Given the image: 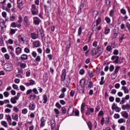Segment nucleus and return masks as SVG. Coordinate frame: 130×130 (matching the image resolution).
I'll return each instance as SVG.
<instances>
[{
	"label": "nucleus",
	"instance_id": "423d86ee",
	"mask_svg": "<svg viewBox=\"0 0 130 130\" xmlns=\"http://www.w3.org/2000/svg\"><path fill=\"white\" fill-rule=\"evenodd\" d=\"M94 112V108H91L90 107H87V110L85 113V114L87 116H89L91 114V113H93Z\"/></svg>",
	"mask_w": 130,
	"mask_h": 130
},
{
	"label": "nucleus",
	"instance_id": "6ab92c4d",
	"mask_svg": "<svg viewBox=\"0 0 130 130\" xmlns=\"http://www.w3.org/2000/svg\"><path fill=\"white\" fill-rule=\"evenodd\" d=\"M17 100H19L18 99V98H16L15 96L12 97L10 99V101L11 103H12V104H16V103H17Z\"/></svg>",
	"mask_w": 130,
	"mask_h": 130
},
{
	"label": "nucleus",
	"instance_id": "f3484780",
	"mask_svg": "<svg viewBox=\"0 0 130 130\" xmlns=\"http://www.w3.org/2000/svg\"><path fill=\"white\" fill-rule=\"evenodd\" d=\"M12 119H13L14 120H16V121H18V119L19 118V116L18 115V114L16 113H13L12 114Z\"/></svg>",
	"mask_w": 130,
	"mask_h": 130
},
{
	"label": "nucleus",
	"instance_id": "e433bc0d",
	"mask_svg": "<svg viewBox=\"0 0 130 130\" xmlns=\"http://www.w3.org/2000/svg\"><path fill=\"white\" fill-rule=\"evenodd\" d=\"M54 111L56 114L55 117L57 118H58V115L59 114V110H58V109H54Z\"/></svg>",
	"mask_w": 130,
	"mask_h": 130
},
{
	"label": "nucleus",
	"instance_id": "2f4dec72",
	"mask_svg": "<svg viewBox=\"0 0 130 130\" xmlns=\"http://www.w3.org/2000/svg\"><path fill=\"white\" fill-rule=\"evenodd\" d=\"M98 15H99L98 11H94L93 12L92 16L94 19H96V17H98Z\"/></svg>",
	"mask_w": 130,
	"mask_h": 130
},
{
	"label": "nucleus",
	"instance_id": "412c9836",
	"mask_svg": "<svg viewBox=\"0 0 130 130\" xmlns=\"http://www.w3.org/2000/svg\"><path fill=\"white\" fill-rule=\"evenodd\" d=\"M43 103H44V104L47 103V101H48V98H47V95L46 94L43 95Z\"/></svg>",
	"mask_w": 130,
	"mask_h": 130
},
{
	"label": "nucleus",
	"instance_id": "aec40b11",
	"mask_svg": "<svg viewBox=\"0 0 130 130\" xmlns=\"http://www.w3.org/2000/svg\"><path fill=\"white\" fill-rule=\"evenodd\" d=\"M33 45L35 46V47H40L41 44H40V41H36L33 43Z\"/></svg>",
	"mask_w": 130,
	"mask_h": 130
},
{
	"label": "nucleus",
	"instance_id": "4be33fe9",
	"mask_svg": "<svg viewBox=\"0 0 130 130\" xmlns=\"http://www.w3.org/2000/svg\"><path fill=\"white\" fill-rule=\"evenodd\" d=\"M15 52L17 55H19V54L22 53V49L19 47H17Z\"/></svg>",
	"mask_w": 130,
	"mask_h": 130
},
{
	"label": "nucleus",
	"instance_id": "39448f33",
	"mask_svg": "<svg viewBox=\"0 0 130 130\" xmlns=\"http://www.w3.org/2000/svg\"><path fill=\"white\" fill-rule=\"evenodd\" d=\"M23 21H24V25L25 27H29L30 26V21L29 20V18L28 16H24L23 18Z\"/></svg>",
	"mask_w": 130,
	"mask_h": 130
},
{
	"label": "nucleus",
	"instance_id": "bf43d9fd",
	"mask_svg": "<svg viewBox=\"0 0 130 130\" xmlns=\"http://www.w3.org/2000/svg\"><path fill=\"white\" fill-rule=\"evenodd\" d=\"M116 30V29H114V35H113L114 38H116V37H117V36H118V34L117 33V32H115Z\"/></svg>",
	"mask_w": 130,
	"mask_h": 130
},
{
	"label": "nucleus",
	"instance_id": "a878e982",
	"mask_svg": "<svg viewBox=\"0 0 130 130\" xmlns=\"http://www.w3.org/2000/svg\"><path fill=\"white\" fill-rule=\"evenodd\" d=\"M87 87L89 88V89L92 88L93 84L91 80H89L88 82H87Z\"/></svg>",
	"mask_w": 130,
	"mask_h": 130
},
{
	"label": "nucleus",
	"instance_id": "f704fd0d",
	"mask_svg": "<svg viewBox=\"0 0 130 130\" xmlns=\"http://www.w3.org/2000/svg\"><path fill=\"white\" fill-rule=\"evenodd\" d=\"M84 8V4L81 3L80 4V7H79V10H78V13L79 14H81L82 13V9Z\"/></svg>",
	"mask_w": 130,
	"mask_h": 130
},
{
	"label": "nucleus",
	"instance_id": "1a4fd4ad",
	"mask_svg": "<svg viewBox=\"0 0 130 130\" xmlns=\"http://www.w3.org/2000/svg\"><path fill=\"white\" fill-rule=\"evenodd\" d=\"M100 23H101V18L99 17L95 21L93 22L92 26V29H94L95 27H97Z\"/></svg>",
	"mask_w": 130,
	"mask_h": 130
},
{
	"label": "nucleus",
	"instance_id": "13d9d810",
	"mask_svg": "<svg viewBox=\"0 0 130 130\" xmlns=\"http://www.w3.org/2000/svg\"><path fill=\"white\" fill-rule=\"evenodd\" d=\"M66 96V93H61L60 95L59 96V98H60V99H63V98Z\"/></svg>",
	"mask_w": 130,
	"mask_h": 130
},
{
	"label": "nucleus",
	"instance_id": "0eeeda50",
	"mask_svg": "<svg viewBox=\"0 0 130 130\" xmlns=\"http://www.w3.org/2000/svg\"><path fill=\"white\" fill-rule=\"evenodd\" d=\"M17 8L19 10H23L24 5H23V0H17Z\"/></svg>",
	"mask_w": 130,
	"mask_h": 130
},
{
	"label": "nucleus",
	"instance_id": "ddd939ff",
	"mask_svg": "<svg viewBox=\"0 0 130 130\" xmlns=\"http://www.w3.org/2000/svg\"><path fill=\"white\" fill-rule=\"evenodd\" d=\"M118 59H119V57L116 55H113L111 57V60H113L114 63H118Z\"/></svg>",
	"mask_w": 130,
	"mask_h": 130
},
{
	"label": "nucleus",
	"instance_id": "4d7b16f0",
	"mask_svg": "<svg viewBox=\"0 0 130 130\" xmlns=\"http://www.w3.org/2000/svg\"><path fill=\"white\" fill-rule=\"evenodd\" d=\"M11 27L12 28H16L17 27V23L16 22H12L11 24Z\"/></svg>",
	"mask_w": 130,
	"mask_h": 130
},
{
	"label": "nucleus",
	"instance_id": "bb28decb",
	"mask_svg": "<svg viewBox=\"0 0 130 130\" xmlns=\"http://www.w3.org/2000/svg\"><path fill=\"white\" fill-rule=\"evenodd\" d=\"M18 66L21 68V69H25L27 67V64L25 63H22L21 62H18Z\"/></svg>",
	"mask_w": 130,
	"mask_h": 130
},
{
	"label": "nucleus",
	"instance_id": "5fc2aeb1",
	"mask_svg": "<svg viewBox=\"0 0 130 130\" xmlns=\"http://www.w3.org/2000/svg\"><path fill=\"white\" fill-rule=\"evenodd\" d=\"M120 12L121 13V14H122L123 15H125V14H126V10H125V9L122 8L120 10Z\"/></svg>",
	"mask_w": 130,
	"mask_h": 130
},
{
	"label": "nucleus",
	"instance_id": "e2e57ef3",
	"mask_svg": "<svg viewBox=\"0 0 130 130\" xmlns=\"http://www.w3.org/2000/svg\"><path fill=\"white\" fill-rule=\"evenodd\" d=\"M30 99H31L32 100H34V99H35V98H36V95L34 94H31L30 95Z\"/></svg>",
	"mask_w": 130,
	"mask_h": 130
},
{
	"label": "nucleus",
	"instance_id": "4c0bfd02",
	"mask_svg": "<svg viewBox=\"0 0 130 130\" xmlns=\"http://www.w3.org/2000/svg\"><path fill=\"white\" fill-rule=\"evenodd\" d=\"M106 50L109 52H112V47L110 45H108L106 47Z\"/></svg>",
	"mask_w": 130,
	"mask_h": 130
},
{
	"label": "nucleus",
	"instance_id": "c756f323",
	"mask_svg": "<svg viewBox=\"0 0 130 130\" xmlns=\"http://www.w3.org/2000/svg\"><path fill=\"white\" fill-rule=\"evenodd\" d=\"M20 58L22 60H26V59H28V56L26 54H24L21 55Z\"/></svg>",
	"mask_w": 130,
	"mask_h": 130
},
{
	"label": "nucleus",
	"instance_id": "a211bd4d",
	"mask_svg": "<svg viewBox=\"0 0 130 130\" xmlns=\"http://www.w3.org/2000/svg\"><path fill=\"white\" fill-rule=\"evenodd\" d=\"M122 109L123 110H129L130 109V105L128 104H125L122 106Z\"/></svg>",
	"mask_w": 130,
	"mask_h": 130
},
{
	"label": "nucleus",
	"instance_id": "9d476101",
	"mask_svg": "<svg viewBox=\"0 0 130 130\" xmlns=\"http://www.w3.org/2000/svg\"><path fill=\"white\" fill-rule=\"evenodd\" d=\"M47 118L46 117H42L40 121V126L41 127H44V126L45 125V121H46Z\"/></svg>",
	"mask_w": 130,
	"mask_h": 130
},
{
	"label": "nucleus",
	"instance_id": "8fccbe9b",
	"mask_svg": "<svg viewBox=\"0 0 130 130\" xmlns=\"http://www.w3.org/2000/svg\"><path fill=\"white\" fill-rule=\"evenodd\" d=\"M110 17H113L114 16V10H111L109 13Z\"/></svg>",
	"mask_w": 130,
	"mask_h": 130
},
{
	"label": "nucleus",
	"instance_id": "ea45409f",
	"mask_svg": "<svg viewBox=\"0 0 130 130\" xmlns=\"http://www.w3.org/2000/svg\"><path fill=\"white\" fill-rule=\"evenodd\" d=\"M74 110L75 109L74 108H70L69 109L68 113L70 114H73V113H74Z\"/></svg>",
	"mask_w": 130,
	"mask_h": 130
},
{
	"label": "nucleus",
	"instance_id": "680f3d73",
	"mask_svg": "<svg viewBox=\"0 0 130 130\" xmlns=\"http://www.w3.org/2000/svg\"><path fill=\"white\" fill-rule=\"evenodd\" d=\"M109 71L110 72H112L113 71H114V66L111 65L109 67Z\"/></svg>",
	"mask_w": 130,
	"mask_h": 130
},
{
	"label": "nucleus",
	"instance_id": "7ed1b4c3",
	"mask_svg": "<svg viewBox=\"0 0 130 130\" xmlns=\"http://www.w3.org/2000/svg\"><path fill=\"white\" fill-rule=\"evenodd\" d=\"M120 66H116L114 73L111 74V77L112 79H115L116 77H117V73L119 72V70H120Z\"/></svg>",
	"mask_w": 130,
	"mask_h": 130
},
{
	"label": "nucleus",
	"instance_id": "c85d7f7f",
	"mask_svg": "<svg viewBox=\"0 0 130 130\" xmlns=\"http://www.w3.org/2000/svg\"><path fill=\"white\" fill-rule=\"evenodd\" d=\"M30 35H31V37L32 39L35 40V39H37V38H38V35H37L34 32L31 33Z\"/></svg>",
	"mask_w": 130,
	"mask_h": 130
},
{
	"label": "nucleus",
	"instance_id": "864d4df0",
	"mask_svg": "<svg viewBox=\"0 0 130 130\" xmlns=\"http://www.w3.org/2000/svg\"><path fill=\"white\" fill-rule=\"evenodd\" d=\"M111 46H112V48H116V44H115V42H112L111 43Z\"/></svg>",
	"mask_w": 130,
	"mask_h": 130
},
{
	"label": "nucleus",
	"instance_id": "b1692460",
	"mask_svg": "<svg viewBox=\"0 0 130 130\" xmlns=\"http://www.w3.org/2000/svg\"><path fill=\"white\" fill-rule=\"evenodd\" d=\"M7 120L9 124V125H12V118L10 115L7 116Z\"/></svg>",
	"mask_w": 130,
	"mask_h": 130
},
{
	"label": "nucleus",
	"instance_id": "7c9ffc66",
	"mask_svg": "<svg viewBox=\"0 0 130 130\" xmlns=\"http://www.w3.org/2000/svg\"><path fill=\"white\" fill-rule=\"evenodd\" d=\"M121 115L123 117H124L125 118H128V113H127V112H122Z\"/></svg>",
	"mask_w": 130,
	"mask_h": 130
},
{
	"label": "nucleus",
	"instance_id": "f8f14e48",
	"mask_svg": "<svg viewBox=\"0 0 130 130\" xmlns=\"http://www.w3.org/2000/svg\"><path fill=\"white\" fill-rule=\"evenodd\" d=\"M80 84L82 88V93H84V89H85V84H86V79H82L80 81Z\"/></svg>",
	"mask_w": 130,
	"mask_h": 130
},
{
	"label": "nucleus",
	"instance_id": "052dcab7",
	"mask_svg": "<svg viewBox=\"0 0 130 130\" xmlns=\"http://www.w3.org/2000/svg\"><path fill=\"white\" fill-rule=\"evenodd\" d=\"M4 57H5L6 59H7V60H9V59H10V55L8 53L5 54L4 55Z\"/></svg>",
	"mask_w": 130,
	"mask_h": 130
},
{
	"label": "nucleus",
	"instance_id": "6e6552de",
	"mask_svg": "<svg viewBox=\"0 0 130 130\" xmlns=\"http://www.w3.org/2000/svg\"><path fill=\"white\" fill-rule=\"evenodd\" d=\"M18 39L20 41H22V42L24 44H28V43H29V41L28 40H26V37H24V36H23L22 35H20L18 37Z\"/></svg>",
	"mask_w": 130,
	"mask_h": 130
},
{
	"label": "nucleus",
	"instance_id": "c03bdc74",
	"mask_svg": "<svg viewBox=\"0 0 130 130\" xmlns=\"http://www.w3.org/2000/svg\"><path fill=\"white\" fill-rule=\"evenodd\" d=\"M13 110L14 112H16V113H18V112H19V111H20V110L19 109V108H18V107H17V106H14L13 107Z\"/></svg>",
	"mask_w": 130,
	"mask_h": 130
},
{
	"label": "nucleus",
	"instance_id": "37998d69",
	"mask_svg": "<svg viewBox=\"0 0 130 130\" xmlns=\"http://www.w3.org/2000/svg\"><path fill=\"white\" fill-rule=\"evenodd\" d=\"M35 60L37 62H40L41 61V57L39 55L37 56Z\"/></svg>",
	"mask_w": 130,
	"mask_h": 130
},
{
	"label": "nucleus",
	"instance_id": "72a5a7b5",
	"mask_svg": "<svg viewBox=\"0 0 130 130\" xmlns=\"http://www.w3.org/2000/svg\"><path fill=\"white\" fill-rule=\"evenodd\" d=\"M1 125L4 127H8V123L6 121H2L1 122Z\"/></svg>",
	"mask_w": 130,
	"mask_h": 130
},
{
	"label": "nucleus",
	"instance_id": "de8ad7c7",
	"mask_svg": "<svg viewBox=\"0 0 130 130\" xmlns=\"http://www.w3.org/2000/svg\"><path fill=\"white\" fill-rule=\"evenodd\" d=\"M120 117V115L119 114L116 113L114 115V118L115 119H118Z\"/></svg>",
	"mask_w": 130,
	"mask_h": 130
},
{
	"label": "nucleus",
	"instance_id": "6e6d98bb",
	"mask_svg": "<svg viewBox=\"0 0 130 130\" xmlns=\"http://www.w3.org/2000/svg\"><path fill=\"white\" fill-rule=\"evenodd\" d=\"M19 23H22L23 22V17L21 15H19L18 16V21Z\"/></svg>",
	"mask_w": 130,
	"mask_h": 130
},
{
	"label": "nucleus",
	"instance_id": "f257e3e1",
	"mask_svg": "<svg viewBox=\"0 0 130 130\" xmlns=\"http://www.w3.org/2000/svg\"><path fill=\"white\" fill-rule=\"evenodd\" d=\"M66 77H67V70L64 69L62 70V73L60 76V80L61 82L64 81V86L68 87V86L70 85V83H71V80L70 79V78H66Z\"/></svg>",
	"mask_w": 130,
	"mask_h": 130
},
{
	"label": "nucleus",
	"instance_id": "cd10ccee",
	"mask_svg": "<svg viewBox=\"0 0 130 130\" xmlns=\"http://www.w3.org/2000/svg\"><path fill=\"white\" fill-rule=\"evenodd\" d=\"M85 107H86V104L85 103H83L81 106V113H84V110H85Z\"/></svg>",
	"mask_w": 130,
	"mask_h": 130
},
{
	"label": "nucleus",
	"instance_id": "4468645a",
	"mask_svg": "<svg viewBox=\"0 0 130 130\" xmlns=\"http://www.w3.org/2000/svg\"><path fill=\"white\" fill-rule=\"evenodd\" d=\"M36 107V105L34 103H30L29 106V110H35V108Z\"/></svg>",
	"mask_w": 130,
	"mask_h": 130
},
{
	"label": "nucleus",
	"instance_id": "c9c22d12",
	"mask_svg": "<svg viewBox=\"0 0 130 130\" xmlns=\"http://www.w3.org/2000/svg\"><path fill=\"white\" fill-rule=\"evenodd\" d=\"M96 54H98V50L96 49H94L91 51V55L94 56L96 55Z\"/></svg>",
	"mask_w": 130,
	"mask_h": 130
},
{
	"label": "nucleus",
	"instance_id": "473e14b6",
	"mask_svg": "<svg viewBox=\"0 0 130 130\" xmlns=\"http://www.w3.org/2000/svg\"><path fill=\"white\" fill-rule=\"evenodd\" d=\"M17 17H16V16L12 15L10 16L9 20L10 21H11V22H14V21H15Z\"/></svg>",
	"mask_w": 130,
	"mask_h": 130
},
{
	"label": "nucleus",
	"instance_id": "603ef678",
	"mask_svg": "<svg viewBox=\"0 0 130 130\" xmlns=\"http://www.w3.org/2000/svg\"><path fill=\"white\" fill-rule=\"evenodd\" d=\"M32 15H38V10H31Z\"/></svg>",
	"mask_w": 130,
	"mask_h": 130
},
{
	"label": "nucleus",
	"instance_id": "09e8293b",
	"mask_svg": "<svg viewBox=\"0 0 130 130\" xmlns=\"http://www.w3.org/2000/svg\"><path fill=\"white\" fill-rule=\"evenodd\" d=\"M87 124L90 130H92V123L91 122H88Z\"/></svg>",
	"mask_w": 130,
	"mask_h": 130
},
{
	"label": "nucleus",
	"instance_id": "3c124183",
	"mask_svg": "<svg viewBox=\"0 0 130 130\" xmlns=\"http://www.w3.org/2000/svg\"><path fill=\"white\" fill-rule=\"evenodd\" d=\"M29 84L30 85V86H33V85H35V81L32 80V79H30L29 80Z\"/></svg>",
	"mask_w": 130,
	"mask_h": 130
},
{
	"label": "nucleus",
	"instance_id": "393cba45",
	"mask_svg": "<svg viewBox=\"0 0 130 130\" xmlns=\"http://www.w3.org/2000/svg\"><path fill=\"white\" fill-rule=\"evenodd\" d=\"M122 90H123L125 94H127L129 92L128 88H126L125 86H122Z\"/></svg>",
	"mask_w": 130,
	"mask_h": 130
},
{
	"label": "nucleus",
	"instance_id": "5701e85b",
	"mask_svg": "<svg viewBox=\"0 0 130 130\" xmlns=\"http://www.w3.org/2000/svg\"><path fill=\"white\" fill-rule=\"evenodd\" d=\"M109 33H110V28L109 26L107 25L105 29V34L107 35V34H109Z\"/></svg>",
	"mask_w": 130,
	"mask_h": 130
},
{
	"label": "nucleus",
	"instance_id": "9b49d317",
	"mask_svg": "<svg viewBox=\"0 0 130 130\" xmlns=\"http://www.w3.org/2000/svg\"><path fill=\"white\" fill-rule=\"evenodd\" d=\"M33 19V23L34 25H36L37 26H38L39 24H40V19L38 18V17H34L32 18Z\"/></svg>",
	"mask_w": 130,
	"mask_h": 130
},
{
	"label": "nucleus",
	"instance_id": "79ce46f5",
	"mask_svg": "<svg viewBox=\"0 0 130 130\" xmlns=\"http://www.w3.org/2000/svg\"><path fill=\"white\" fill-rule=\"evenodd\" d=\"M125 122V119L123 118H120L118 120V123L121 124Z\"/></svg>",
	"mask_w": 130,
	"mask_h": 130
},
{
	"label": "nucleus",
	"instance_id": "2eb2a0df",
	"mask_svg": "<svg viewBox=\"0 0 130 130\" xmlns=\"http://www.w3.org/2000/svg\"><path fill=\"white\" fill-rule=\"evenodd\" d=\"M51 126L52 130H55V120L52 119L51 120Z\"/></svg>",
	"mask_w": 130,
	"mask_h": 130
},
{
	"label": "nucleus",
	"instance_id": "69168bd1",
	"mask_svg": "<svg viewBox=\"0 0 130 130\" xmlns=\"http://www.w3.org/2000/svg\"><path fill=\"white\" fill-rule=\"evenodd\" d=\"M31 55L32 56H33V57H36V56H37V53H36V51H32V52L31 53Z\"/></svg>",
	"mask_w": 130,
	"mask_h": 130
},
{
	"label": "nucleus",
	"instance_id": "338daca9",
	"mask_svg": "<svg viewBox=\"0 0 130 130\" xmlns=\"http://www.w3.org/2000/svg\"><path fill=\"white\" fill-rule=\"evenodd\" d=\"M126 100L125 99H124V98H122L121 101L120 102V104H124V103H125V101Z\"/></svg>",
	"mask_w": 130,
	"mask_h": 130
},
{
	"label": "nucleus",
	"instance_id": "774afa93",
	"mask_svg": "<svg viewBox=\"0 0 130 130\" xmlns=\"http://www.w3.org/2000/svg\"><path fill=\"white\" fill-rule=\"evenodd\" d=\"M20 89L21 91H25V90H26V87H25L24 85H20Z\"/></svg>",
	"mask_w": 130,
	"mask_h": 130
},
{
	"label": "nucleus",
	"instance_id": "0e129e2a",
	"mask_svg": "<svg viewBox=\"0 0 130 130\" xmlns=\"http://www.w3.org/2000/svg\"><path fill=\"white\" fill-rule=\"evenodd\" d=\"M80 75H83L85 74V70L84 69H81L79 71Z\"/></svg>",
	"mask_w": 130,
	"mask_h": 130
},
{
	"label": "nucleus",
	"instance_id": "49530a36",
	"mask_svg": "<svg viewBox=\"0 0 130 130\" xmlns=\"http://www.w3.org/2000/svg\"><path fill=\"white\" fill-rule=\"evenodd\" d=\"M27 112H28V110L27 109H26V108L23 109L22 110V114H24V115L27 114Z\"/></svg>",
	"mask_w": 130,
	"mask_h": 130
},
{
	"label": "nucleus",
	"instance_id": "a18cd8bd",
	"mask_svg": "<svg viewBox=\"0 0 130 130\" xmlns=\"http://www.w3.org/2000/svg\"><path fill=\"white\" fill-rule=\"evenodd\" d=\"M16 31H17V29H11L10 34L13 35L16 33Z\"/></svg>",
	"mask_w": 130,
	"mask_h": 130
},
{
	"label": "nucleus",
	"instance_id": "58836bf2",
	"mask_svg": "<svg viewBox=\"0 0 130 130\" xmlns=\"http://www.w3.org/2000/svg\"><path fill=\"white\" fill-rule=\"evenodd\" d=\"M6 44H14V40L12 39H9L8 41H6Z\"/></svg>",
	"mask_w": 130,
	"mask_h": 130
},
{
	"label": "nucleus",
	"instance_id": "f03ea898",
	"mask_svg": "<svg viewBox=\"0 0 130 130\" xmlns=\"http://www.w3.org/2000/svg\"><path fill=\"white\" fill-rule=\"evenodd\" d=\"M4 68L5 70L7 72H11V71H13V64H12V63H6L4 64Z\"/></svg>",
	"mask_w": 130,
	"mask_h": 130
},
{
	"label": "nucleus",
	"instance_id": "a19ab883",
	"mask_svg": "<svg viewBox=\"0 0 130 130\" xmlns=\"http://www.w3.org/2000/svg\"><path fill=\"white\" fill-rule=\"evenodd\" d=\"M88 75L90 78H93L94 76H95V74H94L93 71H88Z\"/></svg>",
	"mask_w": 130,
	"mask_h": 130
},
{
	"label": "nucleus",
	"instance_id": "dca6fc26",
	"mask_svg": "<svg viewBox=\"0 0 130 130\" xmlns=\"http://www.w3.org/2000/svg\"><path fill=\"white\" fill-rule=\"evenodd\" d=\"M96 50H98V57H99L100 56V55L102 54V53L103 52L104 50L103 49V48L98 47Z\"/></svg>",
	"mask_w": 130,
	"mask_h": 130
},
{
	"label": "nucleus",
	"instance_id": "20e7f679",
	"mask_svg": "<svg viewBox=\"0 0 130 130\" xmlns=\"http://www.w3.org/2000/svg\"><path fill=\"white\" fill-rule=\"evenodd\" d=\"M112 110H115L116 112H120L121 109L117 106V104L115 103H113L112 107Z\"/></svg>",
	"mask_w": 130,
	"mask_h": 130
}]
</instances>
